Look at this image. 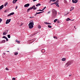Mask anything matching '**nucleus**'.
Segmentation results:
<instances>
[{
    "mask_svg": "<svg viewBox=\"0 0 80 80\" xmlns=\"http://www.w3.org/2000/svg\"><path fill=\"white\" fill-rule=\"evenodd\" d=\"M72 63V62L71 61H70L67 62L65 65L66 67H69L70 65H71V63Z\"/></svg>",
    "mask_w": 80,
    "mask_h": 80,
    "instance_id": "nucleus-3",
    "label": "nucleus"
},
{
    "mask_svg": "<svg viewBox=\"0 0 80 80\" xmlns=\"http://www.w3.org/2000/svg\"><path fill=\"white\" fill-rule=\"evenodd\" d=\"M41 52L42 53H44V52H45V50L44 49H42L41 50Z\"/></svg>",
    "mask_w": 80,
    "mask_h": 80,
    "instance_id": "nucleus-10",
    "label": "nucleus"
},
{
    "mask_svg": "<svg viewBox=\"0 0 80 80\" xmlns=\"http://www.w3.org/2000/svg\"><path fill=\"white\" fill-rule=\"evenodd\" d=\"M36 0H33V1H34V2H35V1H36Z\"/></svg>",
    "mask_w": 80,
    "mask_h": 80,
    "instance_id": "nucleus-49",
    "label": "nucleus"
},
{
    "mask_svg": "<svg viewBox=\"0 0 80 80\" xmlns=\"http://www.w3.org/2000/svg\"><path fill=\"white\" fill-rule=\"evenodd\" d=\"M49 2H50H50H51V1H50V0Z\"/></svg>",
    "mask_w": 80,
    "mask_h": 80,
    "instance_id": "nucleus-52",
    "label": "nucleus"
},
{
    "mask_svg": "<svg viewBox=\"0 0 80 80\" xmlns=\"http://www.w3.org/2000/svg\"><path fill=\"white\" fill-rule=\"evenodd\" d=\"M71 10H73L74 9V7H71Z\"/></svg>",
    "mask_w": 80,
    "mask_h": 80,
    "instance_id": "nucleus-24",
    "label": "nucleus"
},
{
    "mask_svg": "<svg viewBox=\"0 0 80 80\" xmlns=\"http://www.w3.org/2000/svg\"><path fill=\"white\" fill-rule=\"evenodd\" d=\"M57 20H58V19H57L54 20V23H55L57 22Z\"/></svg>",
    "mask_w": 80,
    "mask_h": 80,
    "instance_id": "nucleus-19",
    "label": "nucleus"
},
{
    "mask_svg": "<svg viewBox=\"0 0 80 80\" xmlns=\"http://www.w3.org/2000/svg\"><path fill=\"white\" fill-rule=\"evenodd\" d=\"M45 8H46V7H44V8H43V9H42V11H43V10H44L45 9Z\"/></svg>",
    "mask_w": 80,
    "mask_h": 80,
    "instance_id": "nucleus-26",
    "label": "nucleus"
},
{
    "mask_svg": "<svg viewBox=\"0 0 80 80\" xmlns=\"http://www.w3.org/2000/svg\"><path fill=\"white\" fill-rule=\"evenodd\" d=\"M58 2V0H57V2Z\"/></svg>",
    "mask_w": 80,
    "mask_h": 80,
    "instance_id": "nucleus-51",
    "label": "nucleus"
},
{
    "mask_svg": "<svg viewBox=\"0 0 80 80\" xmlns=\"http://www.w3.org/2000/svg\"><path fill=\"white\" fill-rule=\"evenodd\" d=\"M22 24H21L20 26H22Z\"/></svg>",
    "mask_w": 80,
    "mask_h": 80,
    "instance_id": "nucleus-53",
    "label": "nucleus"
},
{
    "mask_svg": "<svg viewBox=\"0 0 80 80\" xmlns=\"http://www.w3.org/2000/svg\"><path fill=\"white\" fill-rule=\"evenodd\" d=\"M10 21H11V19H7L6 22V24H8L9 23V22H10Z\"/></svg>",
    "mask_w": 80,
    "mask_h": 80,
    "instance_id": "nucleus-4",
    "label": "nucleus"
},
{
    "mask_svg": "<svg viewBox=\"0 0 80 80\" xmlns=\"http://www.w3.org/2000/svg\"><path fill=\"white\" fill-rule=\"evenodd\" d=\"M30 5V4L28 3L24 5V7H28Z\"/></svg>",
    "mask_w": 80,
    "mask_h": 80,
    "instance_id": "nucleus-8",
    "label": "nucleus"
},
{
    "mask_svg": "<svg viewBox=\"0 0 80 80\" xmlns=\"http://www.w3.org/2000/svg\"><path fill=\"white\" fill-rule=\"evenodd\" d=\"M14 55H18V52H15L14 53Z\"/></svg>",
    "mask_w": 80,
    "mask_h": 80,
    "instance_id": "nucleus-22",
    "label": "nucleus"
},
{
    "mask_svg": "<svg viewBox=\"0 0 80 80\" xmlns=\"http://www.w3.org/2000/svg\"><path fill=\"white\" fill-rule=\"evenodd\" d=\"M3 8V5H1L0 7V10H2V8Z\"/></svg>",
    "mask_w": 80,
    "mask_h": 80,
    "instance_id": "nucleus-12",
    "label": "nucleus"
},
{
    "mask_svg": "<svg viewBox=\"0 0 80 80\" xmlns=\"http://www.w3.org/2000/svg\"><path fill=\"white\" fill-rule=\"evenodd\" d=\"M72 10L71 9L70 10V11H72Z\"/></svg>",
    "mask_w": 80,
    "mask_h": 80,
    "instance_id": "nucleus-47",
    "label": "nucleus"
},
{
    "mask_svg": "<svg viewBox=\"0 0 80 80\" xmlns=\"http://www.w3.org/2000/svg\"><path fill=\"white\" fill-rule=\"evenodd\" d=\"M2 38H5V39H6L7 38L5 36H4L2 37Z\"/></svg>",
    "mask_w": 80,
    "mask_h": 80,
    "instance_id": "nucleus-30",
    "label": "nucleus"
},
{
    "mask_svg": "<svg viewBox=\"0 0 80 80\" xmlns=\"http://www.w3.org/2000/svg\"><path fill=\"white\" fill-rule=\"evenodd\" d=\"M8 33V30H6V31L5 32L3 33V35H5L6 34H7Z\"/></svg>",
    "mask_w": 80,
    "mask_h": 80,
    "instance_id": "nucleus-6",
    "label": "nucleus"
},
{
    "mask_svg": "<svg viewBox=\"0 0 80 80\" xmlns=\"http://www.w3.org/2000/svg\"><path fill=\"white\" fill-rule=\"evenodd\" d=\"M17 8H18V6H16V7L15 9H17Z\"/></svg>",
    "mask_w": 80,
    "mask_h": 80,
    "instance_id": "nucleus-41",
    "label": "nucleus"
},
{
    "mask_svg": "<svg viewBox=\"0 0 80 80\" xmlns=\"http://www.w3.org/2000/svg\"><path fill=\"white\" fill-rule=\"evenodd\" d=\"M41 4L40 3H38L36 5V7H38V6H40Z\"/></svg>",
    "mask_w": 80,
    "mask_h": 80,
    "instance_id": "nucleus-13",
    "label": "nucleus"
},
{
    "mask_svg": "<svg viewBox=\"0 0 80 80\" xmlns=\"http://www.w3.org/2000/svg\"><path fill=\"white\" fill-rule=\"evenodd\" d=\"M43 12H37L36 14H40V13H43Z\"/></svg>",
    "mask_w": 80,
    "mask_h": 80,
    "instance_id": "nucleus-16",
    "label": "nucleus"
},
{
    "mask_svg": "<svg viewBox=\"0 0 80 80\" xmlns=\"http://www.w3.org/2000/svg\"><path fill=\"white\" fill-rule=\"evenodd\" d=\"M5 40H2V42H1V43H5Z\"/></svg>",
    "mask_w": 80,
    "mask_h": 80,
    "instance_id": "nucleus-17",
    "label": "nucleus"
},
{
    "mask_svg": "<svg viewBox=\"0 0 80 80\" xmlns=\"http://www.w3.org/2000/svg\"><path fill=\"white\" fill-rule=\"evenodd\" d=\"M7 52H10L9 51H7Z\"/></svg>",
    "mask_w": 80,
    "mask_h": 80,
    "instance_id": "nucleus-50",
    "label": "nucleus"
},
{
    "mask_svg": "<svg viewBox=\"0 0 80 80\" xmlns=\"http://www.w3.org/2000/svg\"><path fill=\"white\" fill-rule=\"evenodd\" d=\"M11 14L10 13L9 14H8V17H10V16H11Z\"/></svg>",
    "mask_w": 80,
    "mask_h": 80,
    "instance_id": "nucleus-33",
    "label": "nucleus"
},
{
    "mask_svg": "<svg viewBox=\"0 0 80 80\" xmlns=\"http://www.w3.org/2000/svg\"><path fill=\"white\" fill-rule=\"evenodd\" d=\"M70 20H71V19L69 18H68L66 19V21L67 22H68V21H69Z\"/></svg>",
    "mask_w": 80,
    "mask_h": 80,
    "instance_id": "nucleus-14",
    "label": "nucleus"
},
{
    "mask_svg": "<svg viewBox=\"0 0 80 80\" xmlns=\"http://www.w3.org/2000/svg\"><path fill=\"white\" fill-rule=\"evenodd\" d=\"M33 25L34 23H33V21H32L31 22L29 23L28 24V26L29 28L32 29L33 27Z\"/></svg>",
    "mask_w": 80,
    "mask_h": 80,
    "instance_id": "nucleus-2",
    "label": "nucleus"
},
{
    "mask_svg": "<svg viewBox=\"0 0 80 80\" xmlns=\"http://www.w3.org/2000/svg\"><path fill=\"white\" fill-rule=\"evenodd\" d=\"M12 80H15V78H12Z\"/></svg>",
    "mask_w": 80,
    "mask_h": 80,
    "instance_id": "nucleus-36",
    "label": "nucleus"
},
{
    "mask_svg": "<svg viewBox=\"0 0 80 80\" xmlns=\"http://www.w3.org/2000/svg\"><path fill=\"white\" fill-rule=\"evenodd\" d=\"M50 2H55L56 0H50Z\"/></svg>",
    "mask_w": 80,
    "mask_h": 80,
    "instance_id": "nucleus-25",
    "label": "nucleus"
},
{
    "mask_svg": "<svg viewBox=\"0 0 80 80\" xmlns=\"http://www.w3.org/2000/svg\"><path fill=\"white\" fill-rule=\"evenodd\" d=\"M48 25H51L52 23H48Z\"/></svg>",
    "mask_w": 80,
    "mask_h": 80,
    "instance_id": "nucleus-39",
    "label": "nucleus"
},
{
    "mask_svg": "<svg viewBox=\"0 0 80 80\" xmlns=\"http://www.w3.org/2000/svg\"><path fill=\"white\" fill-rule=\"evenodd\" d=\"M36 15H37V14H35L34 15V16H36Z\"/></svg>",
    "mask_w": 80,
    "mask_h": 80,
    "instance_id": "nucleus-48",
    "label": "nucleus"
},
{
    "mask_svg": "<svg viewBox=\"0 0 80 80\" xmlns=\"http://www.w3.org/2000/svg\"><path fill=\"white\" fill-rule=\"evenodd\" d=\"M18 50H19V49H18Z\"/></svg>",
    "mask_w": 80,
    "mask_h": 80,
    "instance_id": "nucleus-56",
    "label": "nucleus"
},
{
    "mask_svg": "<svg viewBox=\"0 0 80 80\" xmlns=\"http://www.w3.org/2000/svg\"><path fill=\"white\" fill-rule=\"evenodd\" d=\"M34 17H30V18H33Z\"/></svg>",
    "mask_w": 80,
    "mask_h": 80,
    "instance_id": "nucleus-44",
    "label": "nucleus"
},
{
    "mask_svg": "<svg viewBox=\"0 0 80 80\" xmlns=\"http://www.w3.org/2000/svg\"><path fill=\"white\" fill-rule=\"evenodd\" d=\"M72 3H76L78 2V0H72Z\"/></svg>",
    "mask_w": 80,
    "mask_h": 80,
    "instance_id": "nucleus-7",
    "label": "nucleus"
},
{
    "mask_svg": "<svg viewBox=\"0 0 80 80\" xmlns=\"http://www.w3.org/2000/svg\"><path fill=\"white\" fill-rule=\"evenodd\" d=\"M6 70H9V69H8V68H6Z\"/></svg>",
    "mask_w": 80,
    "mask_h": 80,
    "instance_id": "nucleus-38",
    "label": "nucleus"
},
{
    "mask_svg": "<svg viewBox=\"0 0 80 80\" xmlns=\"http://www.w3.org/2000/svg\"><path fill=\"white\" fill-rule=\"evenodd\" d=\"M8 38H10V35L9 34L8 35Z\"/></svg>",
    "mask_w": 80,
    "mask_h": 80,
    "instance_id": "nucleus-21",
    "label": "nucleus"
},
{
    "mask_svg": "<svg viewBox=\"0 0 80 80\" xmlns=\"http://www.w3.org/2000/svg\"><path fill=\"white\" fill-rule=\"evenodd\" d=\"M10 14H11V15H13V14H14V12H12Z\"/></svg>",
    "mask_w": 80,
    "mask_h": 80,
    "instance_id": "nucleus-29",
    "label": "nucleus"
},
{
    "mask_svg": "<svg viewBox=\"0 0 80 80\" xmlns=\"http://www.w3.org/2000/svg\"><path fill=\"white\" fill-rule=\"evenodd\" d=\"M32 10L31 7L30 8H29L27 10L28 11H27V12H28V11H29V10Z\"/></svg>",
    "mask_w": 80,
    "mask_h": 80,
    "instance_id": "nucleus-15",
    "label": "nucleus"
},
{
    "mask_svg": "<svg viewBox=\"0 0 80 80\" xmlns=\"http://www.w3.org/2000/svg\"><path fill=\"white\" fill-rule=\"evenodd\" d=\"M53 4H55V3H52L51 4V5H53Z\"/></svg>",
    "mask_w": 80,
    "mask_h": 80,
    "instance_id": "nucleus-43",
    "label": "nucleus"
},
{
    "mask_svg": "<svg viewBox=\"0 0 80 80\" xmlns=\"http://www.w3.org/2000/svg\"><path fill=\"white\" fill-rule=\"evenodd\" d=\"M37 33H34L33 34H32V35L33 36V35H36Z\"/></svg>",
    "mask_w": 80,
    "mask_h": 80,
    "instance_id": "nucleus-34",
    "label": "nucleus"
},
{
    "mask_svg": "<svg viewBox=\"0 0 80 80\" xmlns=\"http://www.w3.org/2000/svg\"><path fill=\"white\" fill-rule=\"evenodd\" d=\"M53 38H56V39H57L58 38L57 37H55V36H54Z\"/></svg>",
    "mask_w": 80,
    "mask_h": 80,
    "instance_id": "nucleus-27",
    "label": "nucleus"
},
{
    "mask_svg": "<svg viewBox=\"0 0 80 80\" xmlns=\"http://www.w3.org/2000/svg\"><path fill=\"white\" fill-rule=\"evenodd\" d=\"M6 42H7V41H8V38H6Z\"/></svg>",
    "mask_w": 80,
    "mask_h": 80,
    "instance_id": "nucleus-32",
    "label": "nucleus"
},
{
    "mask_svg": "<svg viewBox=\"0 0 80 80\" xmlns=\"http://www.w3.org/2000/svg\"><path fill=\"white\" fill-rule=\"evenodd\" d=\"M16 42H17V43H20V41H18V40H16Z\"/></svg>",
    "mask_w": 80,
    "mask_h": 80,
    "instance_id": "nucleus-18",
    "label": "nucleus"
},
{
    "mask_svg": "<svg viewBox=\"0 0 80 80\" xmlns=\"http://www.w3.org/2000/svg\"><path fill=\"white\" fill-rule=\"evenodd\" d=\"M45 24H47V25H48V22H45Z\"/></svg>",
    "mask_w": 80,
    "mask_h": 80,
    "instance_id": "nucleus-42",
    "label": "nucleus"
},
{
    "mask_svg": "<svg viewBox=\"0 0 80 80\" xmlns=\"http://www.w3.org/2000/svg\"><path fill=\"white\" fill-rule=\"evenodd\" d=\"M4 54H5V53H4Z\"/></svg>",
    "mask_w": 80,
    "mask_h": 80,
    "instance_id": "nucleus-55",
    "label": "nucleus"
},
{
    "mask_svg": "<svg viewBox=\"0 0 80 80\" xmlns=\"http://www.w3.org/2000/svg\"><path fill=\"white\" fill-rule=\"evenodd\" d=\"M38 11H41V12H42V11H43L42 10H41L40 9H39L38 10Z\"/></svg>",
    "mask_w": 80,
    "mask_h": 80,
    "instance_id": "nucleus-35",
    "label": "nucleus"
},
{
    "mask_svg": "<svg viewBox=\"0 0 80 80\" xmlns=\"http://www.w3.org/2000/svg\"><path fill=\"white\" fill-rule=\"evenodd\" d=\"M17 0H14L12 1L13 3H16V2H17Z\"/></svg>",
    "mask_w": 80,
    "mask_h": 80,
    "instance_id": "nucleus-9",
    "label": "nucleus"
},
{
    "mask_svg": "<svg viewBox=\"0 0 80 80\" xmlns=\"http://www.w3.org/2000/svg\"><path fill=\"white\" fill-rule=\"evenodd\" d=\"M2 21V19H1V18H0V23H1Z\"/></svg>",
    "mask_w": 80,
    "mask_h": 80,
    "instance_id": "nucleus-31",
    "label": "nucleus"
},
{
    "mask_svg": "<svg viewBox=\"0 0 80 80\" xmlns=\"http://www.w3.org/2000/svg\"><path fill=\"white\" fill-rule=\"evenodd\" d=\"M61 60H62L63 62H64L66 60V59L65 58H63Z\"/></svg>",
    "mask_w": 80,
    "mask_h": 80,
    "instance_id": "nucleus-11",
    "label": "nucleus"
},
{
    "mask_svg": "<svg viewBox=\"0 0 80 80\" xmlns=\"http://www.w3.org/2000/svg\"><path fill=\"white\" fill-rule=\"evenodd\" d=\"M57 7H59V5L58 4H56Z\"/></svg>",
    "mask_w": 80,
    "mask_h": 80,
    "instance_id": "nucleus-37",
    "label": "nucleus"
},
{
    "mask_svg": "<svg viewBox=\"0 0 80 80\" xmlns=\"http://www.w3.org/2000/svg\"><path fill=\"white\" fill-rule=\"evenodd\" d=\"M31 8V9L32 10V9H33V10H36L37 8L35 7V6L33 5Z\"/></svg>",
    "mask_w": 80,
    "mask_h": 80,
    "instance_id": "nucleus-5",
    "label": "nucleus"
},
{
    "mask_svg": "<svg viewBox=\"0 0 80 80\" xmlns=\"http://www.w3.org/2000/svg\"><path fill=\"white\" fill-rule=\"evenodd\" d=\"M7 4H8V2L5 3V4H4V7H6V6L7 5Z\"/></svg>",
    "mask_w": 80,
    "mask_h": 80,
    "instance_id": "nucleus-20",
    "label": "nucleus"
},
{
    "mask_svg": "<svg viewBox=\"0 0 80 80\" xmlns=\"http://www.w3.org/2000/svg\"><path fill=\"white\" fill-rule=\"evenodd\" d=\"M52 16L53 18H55L57 16V11L55 9H52Z\"/></svg>",
    "mask_w": 80,
    "mask_h": 80,
    "instance_id": "nucleus-1",
    "label": "nucleus"
},
{
    "mask_svg": "<svg viewBox=\"0 0 80 80\" xmlns=\"http://www.w3.org/2000/svg\"><path fill=\"white\" fill-rule=\"evenodd\" d=\"M72 75L70 74V75H69V77H71V76H72Z\"/></svg>",
    "mask_w": 80,
    "mask_h": 80,
    "instance_id": "nucleus-45",
    "label": "nucleus"
},
{
    "mask_svg": "<svg viewBox=\"0 0 80 80\" xmlns=\"http://www.w3.org/2000/svg\"><path fill=\"white\" fill-rule=\"evenodd\" d=\"M38 28H39V29L41 28V26H40V25H39L38 26Z\"/></svg>",
    "mask_w": 80,
    "mask_h": 80,
    "instance_id": "nucleus-28",
    "label": "nucleus"
},
{
    "mask_svg": "<svg viewBox=\"0 0 80 80\" xmlns=\"http://www.w3.org/2000/svg\"><path fill=\"white\" fill-rule=\"evenodd\" d=\"M48 28H52V26L50 25H48Z\"/></svg>",
    "mask_w": 80,
    "mask_h": 80,
    "instance_id": "nucleus-23",
    "label": "nucleus"
},
{
    "mask_svg": "<svg viewBox=\"0 0 80 80\" xmlns=\"http://www.w3.org/2000/svg\"><path fill=\"white\" fill-rule=\"evenodd\" d=\"M49 13H50V11H49L48 12V13H47V14H49Z\"/></svg>",
    "mask_w": 80,
    "mask_h": 80,
    "instance_id": "nucleus-40",
    "label": "nucleus"
},
{
    "mask_svg": "<svg viewBox=\"0 0 80 80\" xmlns=\"http://www.w3.org/2000/svg\"><path fill=\"white\" fill-rule=\"evenodd\" d=\"M74 28H75V26H74Z\"/></svg>",
    "mask_w": 80,
    "mask_h": 80,
    "instance_id": "nucleus-54",
    "label": "nucleus"
},
{
    "mask_svg": "<svg viewBox=\"0 0 80 80\" xmlns=\"http://www.w3.org/2000/svg\"><path fill=\"white\" fill-rule=\"evenodd\" d=\"M55 3L56 4H57V3H58L57 2H55Z\"/></svg>",
    "mask_w": 80,
    "mask_h": 80,
    "instance_id": "nucleus-46",
    "label": "nucleus"
}]
</instances>
